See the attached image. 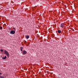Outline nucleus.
I'll return each mask as SVG.
<instances>
[{
  "label": "nucleus",
  "mask_w": 78,
  "mask_h": 78,
  "mask_svg": "<svg viewBox=\"0 0 78 78\" xmlns=\"http://www.w3.org/2000/svg\"><path fill=\"white\" fill-rule=\"evenodd\" d=\"M13 29L14 30H15V31H16V28H15V27H13Z\"/></svg>",
  "instance_id": "9d476101"
},
{
  "label": "nucleus",
  "mask_w": 78,
  "mask_h": 78,
  "mask_svg": "<svg viewBox=\"0 0 78 78\" xmlns=\"http://www.w3.org/2000/svg\"><path fill=\"white\" fill-rule=\"evenodd\" d=\"M3 29V27H0V30H2Z\"/></svg>",
  "instance_id": "6e6552de"
},
{
  "label": "nucleus",
  "mask_w": 78,
  "mask_h": 78,
  "mask_svg": "<svg viewBox=\"0 0 78 78\" xmlns=\"http://www.w3.org/2000/svg\"><path fill=\"white\" fill-rule=\"evenodd\" d=\"M4 52V54H5L7 57H9V52L6 50H5Z\"/></svg>",
  "instance_id": "f257e3e1"
},
{
  "label": "nucleus",
  "mask_w": 78,
  "mask_h": 78,
  "mask_svg": "<svg viewBox=\"0 0 78 78\" xmlns=\"http://www.w3.org/2000/svg\"><path fill=\"white\" fill-rule=\"evenodd\" d=\"M27 51H26L25 50H23V51L22 54L23 55H26V54H27Z\"/></svg>",
  "instance_id": "f03ea898"
},
{
  "label": "nucleus",
  "mask_w": 78,
  "mask_h": 78,
  "mask_svg": "<svg viewBox=\"0 0 78 78\" xmlns=\"http://www.w3.org/2000/svg\"><path fill=\"white\" fill-rule=\"evenodd\" d=\"M1 52H3V49H2L1 50Z\"/></svg>",
  "instance_id": "9b49d317"
},
{
  "label": "nucleus",
  "mask_w": 78,
  "mask_h": 78,
  "mask_svg": "<svg viewBox=\"0 0 78 78\" xmlns=\"http://www.w3.org/2000/svg\"><path fill=\"white\" fill-rule=\"evenodd\" d=\"M40 41L41 42H42V41Z\"/></svg>",
  "instance_id": "dca6fc26"
},
{
  "label": "nucleus",
  "mask_w": 78,
  "mask_h": 78,
  "mask_svg": "<svg viewBox=\"0 0 78 78\" xmlns=\"http://www.w3.org/2000/svg\"><path fill=\"white\" fill-rule=\"evenodd\" d=\"M6 56H5V57H3L2 58V59H6Z\"/></svg>",
  "instance_id": "423d86ee"
},
{
  "label": "nucleus",
  "mask_w": 78,
  "mask_h": 78,
  "mask_svg": "<svg viewBox=\"0 0 78 78\" xmlns=\"http://www.w3.org/2000/svg\"><path fill=\"white\" fill-rule=\"evenodd\" d=\"M2 73H0V75H2Z\"/></svg>",
  "instance_id": "2eb2a0df"
},
{
  "label": "nucleus",
  "mask_w": 78,
  "mask_h": 78,
  "mask_svg": "<svg viewBox=\"0 0 78 78\" xmlns=\"http://www.w3.org/2000/svg\"><path fill=\"white\" fill-rule=\"evenodd\" d=\"M0 78H5L4 77H3L2 76H0Z\"/></svg>",
  "instance_id": "1a4fd4ad"
},
{
  "label": "nucleus",
  "mask_w": 78,
  "mask_h": 78,
  "mask_svg": "<svg viewBox=\"0 0 78 78\" xmlns=\"http://www.w3.org/2000/svg\"><path fill=\"white\" fill-rule=\"evenodd\" d=\"M16 32L15 30H11L10 32V34H14Z\"/></svg>",
  "instance_id": "7ed1b4c3"
},
{
  "label": "nucleus",
  "mask_w": 78,
  "mask_h": 78,
  "mask_svg": "<svg viewBox=\"0 0 78 78\" xmlns=\"http://www.w3.org/2000/svg\"><path fill=\"white\" fill-rule=\"evenodd\" d=\"M9 30H11V29L10 28H9Z\"/></svg>",
  "instance_id": "ddd939ff"
},
{
  "label": "nucleus",
  "mask_w": 78,
  "mask_h": 78,
  "mask_svg": "<svg viewBox=\"0 0 78 78\" xmlns=\"http://www.w3.org/2000/svg\"><path fill=\"white\" fill-rule=\"evenodd\" d=\"M58 32L59 34H60V33H61V30H58Z\"/></svg>",
  "instance_id": "39448f33"
},
{
  "label": "nucleus",
  "mask_w": 78,
  "mask_h": 78,
  "mask_svg": "<svg viewBox=\"0 0 78 78\" xmlns=\"http://www.w3.org/2000/svg\"><path fill=\"white\" fill-rule=\"evenodd\" d=\"M29 37H30V36L28 35L26 36V38L27 39H28Z\"/></svg>",
  "instance_id": "0eeeda50"
},
{
  "label": "nucleus",
  "mask_w": 78,
  "mask_h": 78,
  "mask_svg": "<svg viewBox=\"0 0 78 78\" xmlns=\"http://www.w3.org/2000/svg\"><path fill=\"white\" fill-rule=\"evenodd\" d=\"M20 48H21V49H23V47H21Z\"/></svg>",
  "instance_id": "f8f14e48"
},
{
  "label": "nucleus",
  "mask_w": 78,
  "mask_h": 78,
  "mask_svg": "<svg viewBox=\"0 0 78 78\" xmlns=\"http://www.w3.org/2000/svg\"><path fill=\"white\" fill-rule=\"evenodd\" d=\"M20 50H21V51H22V50H23L22 49H21Z\"/></svg>",
  "instance_id": "4468645a"
},
{
  "label": "nucleus",
  "mask_w": 78,
  "mask_h": 78,
  "mask_svg": "<svg viewBox=\"0 0 78 78\" xmlns=\"http://www.w3.org/2000/svg\"><path fill=\"white\" fill-rule=\"evenodd\" d=\"M61 27L62 28H64V24L63 23L61 24Z\"/></svg>",
  "instance_id": "20e7f679"
}]
</instances>
